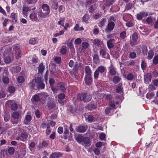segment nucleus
Masks as SVG:
<instances>
[{
	"instance_id": "f257e3e1",
	"label": "nucleus",
	"mask_w": 158,
	"mask_h": 158,
	"mask_svg": "<svg viewBox=\"0 0 158 158\" xmlns=\"http://www.w3.org/2000/svg\"><path fill=\"white\" fill-rule=\"evenodd\" d=\"M29 86L31 89H35V88L38 89H43L44 88L45 85L44 83V81L41 77H35L34 79L28 84Z\"/></svg>"
},
{
	"instance_id": "f03ea898",
	"label": "nucleus",
	"mask_w": 158,
	"mask_h": 158,
	"mask_svg": "<svg viewBox=\"0 0 158 158\" xmlns=\"http://www.w3.org/2000/svg\"><path fill=\"white\" fill-rule=\"evenodd\" d=\"M67 88V85L65 83L63 82H60L58 83L55 87H52V90L54 93H57L60 91L63 93L66 92Z\"/></svg>"
},
{
	"instance_id": "7ed1b4c3",
	"label": "nucleus",
	"mask_w": 158,
	"mask_h": 158,
	"mask_svg": "<svg viewBox=\"0 0 158 158\" xmlns=\"http://www.w3.org/2000/svg\"><path fill=\"white\" fill-rule=\"evenodd\" d=\"M97 1V0H89L86 2L85 5L86 6H88V10L90 14H94L97 9V4L94 3Z\"/></svg>"
},
{
	"instance_id": "20e7f679",
	"label": "nucleus",
	"mask_w": 158,
	"mask_h": 158,
	"mask_svg": "<svg viewBox=\"0 0 158 158\" xmlns=\"http://www.w3.org/2000/svg\"><path fill=\"white\" fill-rule=\"evenodd\" d=\"M77 97L80 100L85 102H89L91 101L92 98L90 93L87 92L78 94Z\"/></svg>"
},
{
	"instance_id": "39448f33",
	"label": "nucleus",
	"mask_w": 158,
	"mask_h": 158,
	"mask_svg": "<svg viewBox=\"0 0 158 158\" xmlns=\"http://www.w3.org/2000/svg\"><path fill=\"white\" fill-rule=\"evenodd\" d=\"M11 48H8L6 49L3 54L5 62L6 64H9L11 62L10 56L12 55Z\"/></svg>"
},
{
	"instance_id": "423d86ee",
	"label": "nucleus",
	"mask_w": 158,
	"mask_h": 158,
	"mask_svg": "<svg viewBox=\"0 0 158 158\" xmlns=\"http://www.w3.org/2000/svg\"><path fill=\"white\" fill-rule=\"evenodd\" d=\"M106 70V68L102 65L99 66L94 73V79H97L99 77V73L102 74Z\"/></svg>"
},
{
	"instance_id": "0eeeda50",
	"label": "nucleus",
	"mask_w": 158,
	"mask_h": 158,
	"mask_svg": "<svg viewBox=\"0 0 158 158\" xmlns=\"http://www.w3.org/2000/svg\"><path fill=\"white\" fill-rule=\"evenodd\" d=\"M11 116L14 119L17 120L16 121L13 122V124H16L20 123L22 117L21 114L18 112L14 111L11 114Z\"/></svg>"
},
{
	"instance_id": "6e6552de",
	"label": "nucleus",
	"mask_w": 158,
	"mask_h": 158,
	"mask_svg": "<svg viewBox=\"0 0 158 158\" xmlns=\"http://www.w3.org/2000/svg\"><path fill=\"white\" fill-rule=\"evenodd\" d=\"M138 37L136 33H133L132 36V39L130 40V44L131 46L133 47L137 44V41Z\"/></svg>"
},
{
	"instance_id": "1a4fd4ad",
	"label": "nucleus",
	"mask_w": 158,
	"mask_h": 158,
	"mask_svg": "<svg viewBox=\"0 0 158 158\" xmlns=\"http://www.w3.org/2000/svg\"><path fill=\"white\" fill-rule=\"evenodd\" d=\"M106 49H102L100 50L99 53L102 58L107 59H110V56L109 54L106 52Z\"/></svg>"
},
{
	"instance_id": "9d476101",
	"label": "nucleus",
	"mask_w": 158,
	"mask_h": 158,
	"mask_svg": "<svg viewBox=\"0 0 158 158\" xmlns=\"http://www.w3.org/2000/svg\"><path fill=\"white\" fill-rule=\"evenodd\" d=\"M84 80L85 84L89 86L93 83V79L92 75L85 76Z\"/></svg>"
},
{
	"instance_id": "9b49d317",
	"label": "nucleus",
	"mask_w": 158,
	"mask_h": 158,
	"mask_svg": "<svg viewBox=\"0 0 158 158\" xmlns=\"http://www.w3.org/2000/svg\"><path fill=\"white\" fill-rule=\"evenodd\" d=\"M28 136V134L27 132H24L22 133L20 135L16 138V140L24 142L25 140H26L27 139Z\"/></svg>"
},
{
	"instance_id": "f8f14e48",
	"label": "nucleus",
	"mask_w": 158,
	"mask_h": 158,
	"mask_svg": "<svg viewBox=\"0 0 158 158\" xmlns=\"http://www.w3.org/2000/svg\"><path fill=\"white\" fill-rule=\"evenodd\" d=\"M35 7L34 6H32L31 7L30 6L29 7H27L26 6H23L22 8V13L23 15H24L26 16H27V13L29 10H35Z\"/></svg>"
},
{
	"instance_id": "ddd939ff",
	"label": "nucleus",
	"mask_w": 158,
	"mask_h": 158,
	"mask_svg": "<svg viewBox=\"0 0 158 158\" xmlns=\"http://www.w3.org/2000/svg\"><path fill=\"white\" fill-rule=\"evenodd\" d=\"M90 142V140L89 137H84L83 141L81 144L85 147H89L91 145Z\"/></svg>"
},
{
	"instance_id": "4468645a",
	"label": "nucleus",
	"mask_w": 158,
	"mask_h": 158,
	"mask_svg": "<svg viewBox=\"0 0 158 158\" xmlns=\"http://www.w3.org/2000/svg\"><path fill=\"white\" fill-rule=\"evenodd\" d=\"M29 18L32 21L38 22L39 19L37 17V13L35 11H33L30 15Z\"/></svg>"
},
{
	"instance_id": "2eb2a0df",
	"label": "nucleus",
	"mask_w": 158,
	"mask_h": 158,
	"mask_svg": "<svg viewBox=\"0 0 158 158\" xmlns=\"http://www.w3.org/2000/svg\"><path fill=\"white\" fill-rule=\"evenodd\" d=\"M49 97V95L47 93H40V102L44 103L45 102L46 100Z\"/></svg>"
},
{
	"instance_id": "dca6fc26",
	"label": "nucleus",
	"mask_w": 158,
	"mask_h": 158,
	"mask_svg": "<svg viewBox=\"0 0 158 158\" xmlns=\"http://www.w3.org/2000/svg\"><path fill=\"white\" fill-rule=\"evenodd\" d=\"M152 78V75L150 73H147L144 76V83L148 84L151 81Z\"/></svg>"
},
{
	"instance_id": "f3484780",
	"label": "nucleus",
	"mask_w": 158,
	"mask_h": 158,
	"mask_svg": "<svg viewBox=\"0 0 158 158\" xmlns=\"http://www.w3.org/2000/svg\"><path fill=\"white\" fill-rule=\"evenodd\" d=\"M75 130L77 132L84 133L86 131V129L85 126L80 125L76 126Z\"/></svg>"
},
{
	"instance_id": "a211bd4d",
	"label": "nucleus",
	"mask_w": 158,
	"mask_h": 158,
	"mask_svg": "<svg viewBox=\"0 0 158 158\" xmlns=\"http://www.w3.org/2000/svg\"><path fill=\"white\" fill-rule=\"evenodd\" d=\"M12 22L14 23H16L18 20V17L17 13L14 12L12 13L10 16Z\"/></svg>"
},
{
	"instance_id": "6ab92c4d",
	"label": "nucleus",
	"mask_w": 158,
	"mask_h": 158,
	"mask_svg": "<svg viewBox=\"0 0 158 158\" xmlns=\"http://www.w3.org/2000/svg\"><path fill=\"white\" fill-rule=\"evenodd\" d=\"M63 156V153L60 152H54L49 156V158H59Z\"/></svg>"
},
{
	"instance_id": "aec40b11",
	"label": "nucleus",
	"mask_w": 158,
	"mask_h": 158,
	"mask_svg": "<svg viewBox=\"0 0 158 158\" xmlns=\"http://www.w3.org/2000/svg\"><path fill=\"white\" fill-rule=\"evenodd\" d=\"M38 15L39 18L42 19L47 17L49 16L48 13L43 12L42 10H40L38 12Z\"/></svg>"
},
{
	"instance_id": "412c9836",
	"label": "nucleus",
	"mask_w": 158,
	"mask_h": 158,
	"mask_svg": "<svg viewBox=\"0 0 158 158\" xmlns=\"http://www.w3.org/2000/svg\"><path fill=\"white\" fill-rule=\"evenodd\" d=\"M115 40L114 39H110L107 42V46L108 48L110 49L112 48L114 46V44Z\"/></svg>"
},
{
	"instance_id": "4be33fe9",
	"label": "nucleus",
	"mask_w": 158,
	"mask_h": 158,
	"mask_svg": "<svg viewBox=\"0 0 158 158\" xmlns=\"http://www.w3.org/2000/svg\"><path fill=\"white\" fill-rule=\"evenodd\" d=\"M109 68V73L111 76H114L117 73H118L116 70V68L112 65L110 66Z\"/></svg>"
},
{
	"instance_id": "5701e85b",
	"label": "nucleus",
	"mask_w": 158,
	"mask_h": 158,
	"mask_svg": "<svg viewBox=\"0 0 158 158\" xmlns=\"http://www.w3.org/2000/svg\"><path fill=\"white\" fill-rule=\"evenodd\" d=\"M92 41L93 43L96 46L99 47L101 45H103V42L101 40L98 39H94V40H92Z\"/></svg>"
},
{
	"instance_id": "b1692460",
	"label": "nucleus",
	"mask_w": 158,
	"mask_h": 158,
	"mask_svg": "<svg viewBox=\"0 0 158 158\" xmlns=\"http://www.w3.org/2000/svg\"><path fill=\"white\" fill-rule=\"evenodd\" d=\"M93 62L96 64H99L100 62L99 56L97 54H94L93 56Z\"/></svg>"
},
{
	"instance_id": "393cba45",
	"label": "nucleus",
	"mask_w": 158,
	"mask_h": 158,
	"mask_svg": "<svg viewBox=\"0 0 158 158\" xmlns=\"http://www.w3.org/2000/svg\"><path fill=\"white\" fill-rule=\"evenodd\" d=\"M32 119V116L31 115L27 114L25 116V120L23 122L25 125H28V122H30Z\"/></svg>"
},
{
	"instance_id": "a878e982",
	"label": "nucleus",
	"mask_w": 158,
	"mask_h": 158,
	"mask_svg": "<svg viewBox=\"0 0 158 158\" xmlns=\"http://www.w3.org/2000/svg\"><path fill=\"white\" fill-rule=\"evenodd\" d=\"M42 8L45 13H48L49 15L50 10L49 6L47 4H43L42 6Z\"/></svg>"
},
{
	"instance_id": "bb28decb",
	"label": "nucleus",
	"mask_w": 158,
	"mask_h": 158,
	"mask_svg": "<svg viewBox=\"0 0 158 158\" xmlns=\"http://www.w3.org/2000/svg\"><path fill=\"white\" fill-rule=\"evenodd\" d=\"M147 14H146L145 15V13L144 12H141L137 15V19L138 20H141L142 19L143 17H144L145 16H147Z\"/></svg>"
},
{
	"instance_id": "cd10ccee",
	"label": "nucleus",
	"mask_w": 158,
	"mask_h": 158,
	"mask_svg": "<svg viewBox=\"0 0 158 158\" xmlns=\"http://www.w3.org/2000/svg\"><path fill=\"white\" fill-rule=\"evenodd\" d=\"M45 69V66L44 65L43 63L40 64L37 68L38 72L42 74Z\"/></svg>"
},
{
	"instance_id": "c85d7f7f",
	"label": "nucleus",
	"mask_w": 158,
	"mask_h": 158,
	"mask_svg": "<svg viewBox=\"0 0 158 158\" xmlns=\"http://www.w3.org/2000/svg\"><path fill=\"white\" fill-rule=\"evenodd\" d=\"M115 26V23L111 21L109 22L107 25V30L111 31L113 30Z\"/></svg>"
},
{
	"instance_id": "c756f323",
	"label": "nucleus",
	"mask_w": 158,
	"mask_h": 158,
	"mask_svg": "<svg viewBox=\"0 0 158 158\" xmlns=\"http://www.w3.org/2000/svg\"><path fill=\"white\" fill-rule=\"evenodd\" d=\"M116 91L117 93H120L122 92L123 93V87H122V84L119 83L117 85L116 88Z\"/></svg>"
},
{
	"instance_id": "7c9ffc66",
	"label": "nucleus",
	"mask_w": 158,
	"mask_h": 158,
	"mask_svg": "<svg viewBox=\"0 0 158 158\" xmlns=\"http://www.w3.org/2000/svg\"><path fill=\"white\" fill-rule=\"evenodd\" d=\"M84 137V136L82 135H79L76 137L75 139L78 143L81 144Z\"/></svg>"
},
{
	"instance_id": "2f4dec72",
	"label": "nucleus",
	"mask_w": 158,
	"mask_h": 158,
	"mask_svg": "<svg viewBox=\"0 0 158 158\" xmlns=\"http://www.w3.org/2000/svg\"><path fill=\"white\" fill-rule=\"evenodd\" d=\"M85 76L92 75V70L89 66H86L85 67Z\"/></svg>"
},
{
	"instance_id": "473e14b6",
	"label": "nucleus",
	"mask_w": 158,
	"mask_h": 158,
	"mask_svg": "<svg viewBox=\"0 0 158 158\" xmlns=\"http://www.w3.org/2000/svg\"><path fill=\"white\" fill-rule=\"evenodd\" d=\"M121 78L118 76H114L112 79L113 82L115 84L118 83L121 80Z\"/></svg>"
},
{
	"instance_id": "72a5a7b5",
	"label": "nucleus",
	"mask_w": 158,
	"mask_h": 158,
	"mask_svg": "<svg viewBox=\"0 0 158 158\" xmlns=\"http://www.w3.org/2000/svg\"><path fill=\"white\" fill-rule=\"evenodd\" d=\"M106 20L105 18H102L101 19L100 22L98 23V26L101 28L103 27L105 25V23Z\"/></svg>"
},
{
	"instance_id": "f704fd0d",
	"label": "nucleus",
	"mask_w": 158,
	"mask_h": 158,
	"mask_svg": "<svg viewBox=\"0 0 158 158\" xmlns=\"http://www.w3.org/2000/svg\"><path fill=\"white\" fill-rule=\"evenodd\" d=\"M32 99L35 102H40V93L34 95L32 97Z\"/></svg>"
},
{
	"instance_id": "c9c22d12",
	"label": "nucleus",
	"mask_w": 158,
	"mask_h": 158,
	"mask_svg": "<svg viewBox=\"0 0 158 158\" xmlns=\"http://www.w3.org/2000/svg\"><path fill=\"white\" fill-rule=\"evenodd\" d=\"M110 10L112 12H116L120 10V7L118 6H113L111 7Z\"/></svg>"
},
{
	"instance_id": "e433bc0d",
	"label": "nucleus",
	"mask_w": 158,
	"mask_h": 158,
	"mask_svg": "<svg viewBox=\"0 0 158 158\" xmlns=\"http://www.w3.org/2000/svg\"><path fill=\"white\" fill-rule=\"evenodd\" d=\"M60 52L63 55L66 54L67 53V49L65 46H63L59 50Z\"/></svg>"
},
{
	"instance_id": "4c0bfd02",
	"label": "nucleus",
	"mask_w": 158,
	"mask_h": 158,
	"mask_svg": "<svg viewBox=\"0 0 158 158\" xmlns=\"http://www.w3.org/2000/svg\"><path fill=\"white\" fill-rule=\"evenodd\" d=\"M142 53L144 55H147L148 53L147 47L146 45H143L142 48Z\"/></svg>"
},
{
	"instance_id": "58836bf2",
	"label": "nucleus",
	"mask_w": 158,
	"mask_h": 158,
	"mask_svg": "<svg viewBox=\"0 0 158 158\" xmlns=\"http://www.w3.org/2000/svg\"><path fill=\"white\" fill-rule=\"evenodd\" d=\"M73 29L76 31H81L84 30V28L83 27H80V25L78 23H77L75 25Z\"/></svg>"
},
{
	"instance_id": "ea45409f",
	"label": "nucleus",
	"mask_w": 158,
	"mask_h": 158,
	"mask_svg": "<svg viewBox=\"0 0 158 158\" xmlns=\"http://www.w3.org/2000/svg\"><path fill=\"white\" fill-rule=\"evenodd\" d=\"M47 106L50 109H52L54 108L56 106V104L54 102H49L47 104Z\"/></svg>"
},
{
	"instance_id": "a19ab883",
	"label": "nucleus",
	"mask_w": 158,
	"mask_h": 158,
	"mask_svg": "<svg viewBox=\"0 0 158 158\" xmlns=\"http://www.w3.org/2000/svg\"><path fill=\"white\" fill-rule=\"evenodd\" d=\"M81 63H79L78 64L77 62H76L75 64L74 65L73 70L75 72L77 71L79 69V66L81 65Z\"/></svg>"
},
{
	"instance_id": "79ce46f5",
	"label": "nucleus",
	"mask_w": 158,
	"mask_h": 158,
	"mask_svg": "<svg viewBox=\"0 0 158 158\" xmlns=\"http://www.w3.org/2000/svg\"><path fill=\"white\" fill-rule=\"evenodd\" d=\"M39 146L38 147V148L39 149H40L41 148H42L43 147H47L48 145V143L46 141L44 140L43 141L42 144L41 143H40L39 144Z\"/></svg>"
},
{
	"instance_id": "37998d69",
	"label": "nucleus",
	"mask_w": 158,
	"mask_h": 158,
	"mask_svg": "<svg viewBox=\"0 0 158 158\" xmlns=\"http://www.w3.org/2000/svg\"><path fill=\"white\" fill-rule=\"evenodd\" d=\"M90 17L89 15L85 14L84 15L82 18L83 21L86 23H88Z\"/></svg>"
},
{
	"instance_id": "c03bdc74",
	"label": "nucleus",
	"mask_w": 158,
	"mask_h": 158,
	"mask_svg": "<svg viewBox=\"0 0 158 158\" xmlns=\"http://www.w3.org/2000/svg\"><path fill=\"white\" fill-rule=\"evenodd\" d=\"M2 81L3 82L4 84L7 85L8 84L9 82V78L6 76H3L2 78Z\"/></svg>"
},
{
	"instance_id": "a18cd8bd",
	"label": "nucleus",
	"mask_w": 158,
	"mask_h": 158,
	"mask_svg": "<svg viewBox=\"0 0 158 158\" xmlns=\"http://www.w3.org/2000/svg\"><path fill=\"white\" fill-rule=\"evenodd\" d=\"M11 69L14 72L17 73L21 71V68L19 66L13 67Z\"/></svg>"
},
{
	"instance_id": "49530a36",
	"label": "nucleus",
	"mask_w": 158,
	"mask_h": 158,
	"mask_svg": "<svg viewBox=\"0 0 158 158\" xmlns=\"http://www.w3.org/2000/svg\"><path fill=\"white\" fill-rule=\"evenodd\" d=\"M154 55V52L152 50H150L148 53V60L151 59Z\"/></svg>"
},
{
	"instance_id": "de8ad7c7",
	"label": "nucleus",
	"mask_w": 158,
	"mask_h": 158,
	"mask_svg": "<svg viewBox=\"0 0 158 158\" xmlns=\"http://www.w3.org/2000/svg\"><path fill=\"white\" fill-rule=\"evenodd\" d=\"M8 153L10 155H13L14 154L15 152V149L12 147H10L8 148L7 150Z\"/></svg>"
},
{
	"instance_id": "09e8293b",
	"label": "nucleus",
	"mask_w": 158,
	"mask_h": 158,
	"mask_svg": "<svg viewBox=\"0 0 158 158\" xmlns=\"http://www.w3.org/2000/svg\"><path fill=\"white\" fill-rule=\"evenodd\" d=\"M132 4L131 3H128L126 4L125 7V9L124 11H127L131 9L132 8Z\"/></svg>"
},
{
	"instance_id": "8fccbe9b",
	"label": "nucleus",
	"mask_w": 158,
	"mask_h": 158,
	"mask_svg": "<svg viewBox=\"0 0 158 158\" xmlns=\"http://www.w3.org/2000/svg\"><path fill=\"white\" fill-rule=\"evenodd\" d=\"M114 0H106L105 5L106 6L109 7L114 3Z\"/></svg>"
},
{
	"instance_id": "3c124183",
	"label": "nucleus",
	"mask_w": 158,
	"mask_h": 158,
	"mask_svg": "<svg viewBox=\"0 0 158 158\" xmlns=\"http://www.w3.org/2000/svg\"><path fill=\"white\" fill-rule=\"evenodd\" d=\"M16 53L17 54V56L16 57V59H18L20 58L23 55L21 50L17 51L16 52Z\"/></svg>"
},
{
	"instance_id": "603ef678",
	"label": "nucleus",
	"mask_w": 158,
	"mask_h": 158,
	"mask_svg": "<svg viewBox=\"0 0 158 158\" xmlns=\"http://www.w3.org/2000/svg\"><path fill=\"white\" fill-rule=\"evenodd\" d=\"M149 92H151L156 89L155 86L152 84H150L148 88Z\"/></svg>"
},
{
	"instance_id": "864d4df0",
	"label": "nucleus",
	"mask_w": 158,
	"mask_h": 158,
	"mask_svg": "<svg viewBox=\"0 0 158 158\" xmlns=\"http://www.w3.org/2000/svg\"><path fill=\"white\" fill-rule=\"evenodd\" d=\"M102 14L101 13H97L96 14L93 15V18L95 20H97L100 17H101Z\"/></svg>"
},
{
	"instance_id": "5fc2aeb1",
	"label": "nucleus",
	"mask_w": 158,
	"mask_h": 158,
	"mask_svg": "<svg viewBox=\"0 0 158 158\" xmlns=\"http://www.w3.org/2000/svg\"><path fill=\"white\" fill-rule=\"evenodd\" d=\"M87 119L88 121L89 122H94L95 121L93 115L91 114H90L88 116Z\"/></svg>"
},
{
	"instance_id": "6e6d98bb",
	"label": "nucleus",
	"mask_w": 158,
	"mask_h": 158,
	"mask_svg": "<svg viewBox=\"0 0 158 158\" xmlns=\"http://www.w3.org/2000/svg\"><path fill=\"white\" fill-rule=\"evenodd\" d=\"M65 19L64 18H60L59 21L58 22V24L62 26H64Z\"/></svg>"
},
{
	"instance_id": "4d7b16f0",
	"label": "nucleus",
	"mask_w": 158,
	"mask_h": 158,
	"mask_svg": "<svg viewBox=\"0 0 158 158\" xmlns=\"http://www.w3.org/2000/svg\"><path fill=\"white\" fill-rule=\"evenodd\" d=\"M17 105L15 103H12L11 105L10 109L12 110L15 111L17 110Z\"/></svg>"
},
{
	"instance_id": "13d9d810",
	"label": "nucleus",
	"mask_w": 158,
	"mask_h": 158,
	"mask_svg": "<svg viewBox=\"0 0 158 158\" xmlns=\"http://www.w3.org/2000/svg\"><path fill=\"white\" fill-rule=\"evenodd\" d=\"M154 96V94L153 92L148 93L146 95V98L149 99L152 98Z\"/></svg>"
},
{
	"instance_id": "bf43d9fd",
	"label": "nucleus",
	"mask_w": 158,
	"mask_h": 158,
	"mask_svg": "<svg viewBox=\"0 0 158 158\" xmlns=\"http://www.w3.org/2000/svg\"><path fill=\"white\" fill-rule=\"evenodd\" d=\"M49 81L51 88L53 87V86L55 82V80L53 78H51L49 79Z\"/></svg>"
},
{
	"instance_id": "052dcab7",
	"label": "nucleus",
	"mask_w": 158,
	"mask_h": 158,
	"mask_svg": "<svg viewBox=\"0 0 158 158\" xmlns=\"http://www.w3.org/2000/svg\"><path fill=\"white\" fill-rule=\"evenodd\" d=\"M17 81L19 83H22L24 81L25 79L23 77L20 76L18 77Z\"/></svg>"
},
{
	"instance_id": "680f3d73",
	"label": "nucleus",
	"mask_w": 158,
	"mask_h": 158,
	"mask_svg": "<svg viewBox=\"0 0 158 158\" xmlns=\"http://www.w3.org/2000/svg\"><path fill=\"white\" fill-rule=\"evenodd\" d=\"M58 98L60 100L64 99L65 97V95L63 93H60L57 95Z\"/></svg>"
},
{
	"instance_id": "e2e57ef3",
	"label": "nucleus",
	"mask_w": 158,
	"mask_h": 158,
	"mask_svg": "<svg viewBox=\"0 0 158 158\" xmlns=\"http://www.w3.org/2000/svg\"><path fill=\"white\" fill-rule=\"evenodd\" d=\"M126 31H123L122 32H121L119 35V37L120 38H121L122 39H124L126 37Z\"/></svg>"
},
{
	"instance_id": "0e129e2a",
	"label": "nucleus",
	"mask_w": 158,
	"mask_h": 158,
	"mask_svg": "<svg viewBox=\"0 0 158 158\" xmlns=\"http://www.w3.org/2000/svg\"><path fill=\"white\" fill-rule=\"evenodd\" d=\"M68 46L71 52H75V49L72 43L71 42L69 43L68 44Z\"/></svg>"
},
{
	"instance_id": "69168bd1",
	"label": "nucleus",
	"mask_w": 158,
	"mask_h": 158,
	"mask_svg": "<svg viewBox=\"0 0 158 158\" xmlns=\"http://www.w3.org/2000/svg\"><path fill=\"white\" fill-rule=\"evenodd\" d=\"M8 91L10 93H13L15 92V89L14 86H10L8 88Z\"/></svg>"
},
{
	"instance_id": "338daca9",
	"label": "nucleus",
	"mask_w": 158,
	"mask_h": 158,
	"mask_svg": "<svg viewBox=\"0 0 158 158\" xmlns=\"http://www.w3.org/2000/svg\"><path fill=\"white\" fill-rule=\"evenodd\" d=\"M10 115L7 113H5L4 114V121L6 122L9 121L10 119Z\"/></svg>"
},
{
	"instance_id": "774afa93",
	"label": "nucleus",
	"mask_w": 158,
	"mask_h": 158,
	"mask_svg": "<svg viewBox=\"0 0 158 158\" xmlns=\"http://www.w3.org/2000/svg\"><path fill=\"white\" fill-rule=\"evenodd\" d=\"M152 62L153 64L155 65L158 64V55H156L154 57Z\"/></svg>"
}]
</instances>
